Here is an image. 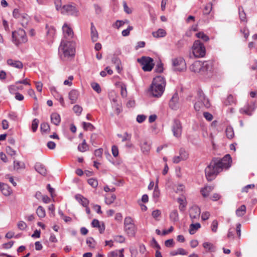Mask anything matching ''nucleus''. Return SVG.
<instances>
[{"instance_id":"obj_53","label":"nucleus","mask_w":257,"mask_h":257,"mask_svg":"<svg viewBox=\"0 0 257 257\" xmlns=\"http://www.w3.org/2000/svg\"><path fill=\"white\" fill-rule=\"evenodd\" d=\"M133 29V27L129 26L127 28L122 31L121 34L123 37L128 36L130 35V31Z\"/></svg>"},{"instance_id":"obj_29","label":"nucleus","mask_w":257,"mask_h":257,"mask_svg":"<svg viewBox=\"0 0 257 257\" xmlns=\"http://www.w3.org/2000/svg\"><path fill=\"white\" fill-rule=\"evenodd\" d=\"M203 246L204 248H205L208 251L213 252L215 250V247L214 245L209 242H205L203 243Z\"/></svg>"},{"instance_id":"obj_47","label":"nucleus","mask_w":257,"mask_h":257,"mask_svg":"<svg viewBox=\"0 0 257 257\" xmlns=\"http://www.w3.org/2000/svg\"><path fill=\"white\" fill-rule=\"evenodd\" d=\"M91 86L93 89L97 92L98 93H99L101 91V88L98 83L96 82H93L91 84Z\"/></svg>"},{"instance_id":"obj_3","label":"nucleus","mask_w":257,"mask_h":257,"mask_svg":"<svg viewBox=\"0 0 257 257\" xmlns=\"http://www.w3.org/2000/svg\"><path fill=\"white\" fill-rule=\"evenodd\" d=\"M165 86V78L161 76H156L154 78L150 87V93L154 97H160L164 91Z\"/></svg>"},{"instance_id":"obj_35","label":"nucleus","mask_w":257,"mask_h":257,"mask_svg":"<svg viewBox=\"0 0 257 257\" xmlns=\"http://www.w3.org/2000/svg\"><path fill=\"white\" fill-rule=\"evenodd\" d=\"M37 215L40 218H43L46 215L45 209L41 206H39L36 210Z\"/></svg>"},{"instance_id":"obj_32","label":"nucleus","mask_w":257,"mask_h":257,"mask_svg":"<svg viewBox=\"0 0 257 257\" xmlns=\"http://www.w3.org/2000/svg\"><path fill=\"white\" fill-rule=\"evenodd\" d=\"M245 206L244 205H242L236 210V214L238 216H242L245 214Z\"/></svg>"},{"instance_id":"obj_17","label":"nucleus","mask_w":257,"mask_h":257,"mask_svg":"<svg viewBox=\"0 0 257 257\" xmlns=\"http://www.w3.org/2000/svg\"><path fill=\"white\" fill-rule=\"evenodd\" d=\"M76 200L81 204L83 207L88 205L89 200L81 194H77L75 196Z\"/></svg>"},{"instance_id":"obj_25","label":"nucleus","mask_w":257,"mask_h":257,"mask_svg":"<svg viewBox=\"0 0 257 257\" xmlns=\"http://www.w3.org/2000/svg\"><path fill=\"white\" fill-rule=\"evenodd\" d=\"M201 227L199 223H192L189 226V232L190 234H194Z\"/></svg>"},{"instance_id":"obj_15","label":"nucleus","mask_w":257,"mask_h":257,"mask_svg":"<svg viewBox=\"0 0 257 257\" xmlns=\"http://www.w3.org/2000/svg\"><path fill=\"white\" fill-rule=\"evenodd\" d=\"M202 65V62L196 61L190 66V69L192 72L201 73Z\"/></svg>"},{"instance_id":"obj_34","label":"nucleus","mask_w":257,"mask_h":257,"mask_svg":"<svg viewBox=\"0 0 257 257\" xmlns=\"http://www.w3.org/2000/svg\"><path fill=\"white\" fill-rule=\"evenodd\" d=\"M239 16L240 20L241 22H246V14L244 11V10L242 7L238 8Z\"/></svg>"},{"instance_id":"obj_13","label":"nucleus","mask_w":257,"mask_h":257,"mask_svg":"<svg viewBox=\"0 0 257 257\" xmlns=\"http://www.w3.org/2000/svg\"><path fill=\"white\" fill-rule=\"evenodd\" d=\"M179 96L177 92L175 93L169 101L170 107L174 110H176L179 107L178 104Z\"/></svg>"},{"instance_id":"obj_33","label":"nucleus","mask_w":257,"mask_h":257,"mask_svg":"<svg viewBox=\"0 0 257 257\" xmlns=\"http://www.w3.org/2000/svg\"><path fill=\"white\" fill-rule=\"evenodd\" d=\"M212 190V188L211 186H206L201 190V194L203 197H206Z\"/></svg>"},{"instance_id":"obj_22","label":"nucleus","mask_w":257,"mask_h":257,"mask_svg":"<svg viewBox=\"0 0 257 257\" xmlns=\"http://www.w3.org/2000/svg\"><path fill=\"white\" fill-rule=\"evenodd\" d=\"M91 38L93 42H95L98 38L97 31L93 23H91Z\"/></svg>"},{"instance_id":"obj_41","label":"nucleus","mask_w":257,"mask_h":257,"mask_svg":"<svg viewBox=\"0 0 257 257\" xmlns=\"http://www.w3.org/2000/svg\"><path fill=\"white\" fill-rule=\"evenodd\" d=\"M234 103H235V100L233 96L231 94L229 95L224 101V103L225 105H231Z\"/></svg>"},{"instance_id":"obj_10","label":"nucleus","mask_w":257,"mask_h":257,"mask_svg":"<svg viewBox=\"0 0 257 257\" xmlns=\"http://www.w3.org/2000/svg\"><path fill=\"white\" fill-rule=\"evenodd\" d=\"M200 212V209L197 205H194L190 208L189 216L192 222L199 219Z\"/></svg>"},{"instance_id":"obj_2","label":"nucleus","mask_w":257,"mask_h":257,"mask_svg":"<svg viewBox=\"0 0 257 257\" xmlns=\"http://www.w3.org/2000/svg\"><path fill=\"white\" fill-rule=\"evenodd\" d=\"M75 43L72 41L62 40L59 47V53L61 58L67 60L75 55Z\"/></svg>"},{"instance_id":"obj_54","label":"nucleus","mask_w":257,"mask_h":257,"mask_svg":"<svg viewBox=\"0 0 257 257\" xmlns=\"http://www.w3.org/2000/svg\"><path fill=\"white\" fill-rule=\"evenodd\" d=\"M134 224L133 219L130 216L126 217L124 220V226Z\"/></svg>"},{"instance_id":"obj_59","label":"nucleus","mask_w":257,"mask_h":257,"mask_svg":"<svg viewBox=\"0 0 257 257\" xmlns=\"http://www.w3.org/2000/svg\"><path fill=\"white\" fill-rule=\"evenodd\" d=\"M111 151L113 156L114 157L118 156V149L116 146L113 145L111 147Z\"/></svg>"},{"instance_id":"obj_20","label":"nucleus","mask_w":257,"mask_h":257,"mask_svg":"<svg viewBox=\"0 0 257 257\" xmlns=\"http://www.w3.org/2000/svg\"><path fill=\"white\" fill-rule=\"evenodd\" d=\"M0 190L6 196L10 195L12 191L9 186L4 183H1Z\"/></svg>"},{"instance_id":"obj_28","label":"nucleus","mask_w":257,"mask_h":257,"mask_svg":"<svg viewBox=\"0 0 257 257\" xmlns=\"http://www.w3.org/2000/svg\"><path fill=\"white\" fill-rule=\"evenodd\" d=\"M158 179H157L154 190L153 193V197L155 200H157L160 196V192L158 187Z\"/></svg>"},{"instance_id":"obj_27","label":"nucleus","mask_w":257,"mask_h":257,"mask_svg":"<svg viewBox=\"0 0 257 257\" xmlns=\"http://www.w3.org/2000/svg\"><path fill=\"white\" fill-rule=\"evenodd\" d=\"M166 35L165 31L162 29H159L158 31L152 33L153 36L155 38L164 37Z\"/></svg>"},{"instance_id":"obj_16","label":"nucleus","mask_w":257,"mask_h":257,"mask_svg":"<svg viewBox=\"0 0 257 257\" xmlns=\"http://www.w3.org/2000/svg\"><path fill=\"white\" fill-rule=\"evenodd\" d=\"M36 171L43 176L47 174V170L44 165L41 163H37L35 165Z\"/></svg>"},{"instance_id":"obj_18","label":"nucleus","mask_w":257,"mask_h":257,"mask_svg":"<svg viewBox=\"0 0 257 257\" xmlns=\"http://www.w3.org/2000/svg\"><path fill=\"white\" fill-rule=\"evenodd\" d=\"M125 232L130 236H134L136 233V227L135 224L124 226Z\"/></svg>"},{"instance_id":"obj_63","label":"nucleus","mask_w":257,"mask_h":257,"mask_svg":"<svg viewBox=\"0 0 257 257\" xmlns=\"http://www.w3.org/2000/svg\"><path fill=\"white\" fill-rule=\"evenodd\" d=\"M9 117L10 119L16 121L18 119L17 114L15 112H11L9 114Z\"/></svg>"},{"instance_id":"obj_38","label":"nucleus","mask_w":257,"mask_h":257,"mask_svg":"<svg viewBox=\"0 0 257 257\" xmlns=\"http://www.w3.org/2000/svg\"><path fill=\"white\" fill-rule=\"evenodd\" d=\"M116 199V196L114 194H111L110 196L108 195L105 197V202L108 205L112 204Z\"/></svg>"},{"instance_id":"obj_56","label":"nucleus","mask_w":257,"mask_h":257,"mask_svg":"<svg viewBox=\"0 0 257 257\" xmlns=\"http://www.w3.org/2000/svg\"><path fill=\"white\" fill-rule=\"evenodd\" d=\"M22 14L20 13L19 10L15 9L13 12V16L16 19H21Z\"/></svg>"},{"instance_id":"obj_64","label":"nucleus","mask_w":257,"mask_h":257,"mask_svg":"<svg viewBox=\"0 0 257 257\" xmlns=\"http://www.w3.org/2000/svg\"><path fill=\"white\" fill-rule=\"evenodd\" d=\"M174 245V240L173 239H169L165 241V245L166 247H172Z\"/></svg>"},{"instance_id":"obj_55","label":"nucleus","mask_w":257,"mask_h":257,"mask_svg":"<svg viewBox=\"0 0 257 257\" xmlns=\"http://www.w3.org/2000/svg\"><path fill=\"white\" fill-rule=\"evenodd\" d=\"M41 130L43 132H47L50 130V126L48 123L43 122L41 124Z\"/></svg>"},{"instance_id":"obj_60","label":"nucleus","mask_w":257,"mask_h":257,"mask_svg":"<svg viewBox=\"0 0 257 257\" xmlns=\"http://www.w3.org/2000/svg\"><path fill=\"white\" fill-rule=\"evenodd\" d=\"M121 95L123 97H125L127 95L126 86L124 84L121 86Z\"/></svg>"},{"instance_id":"obj_26","label":"nucleus","mask_w":257,"mask_h":257,"mask_svg":"<svg viewBox=\"0 0 257 257\" xmlns=\"http://www.w3.org/2000/svg\"><path fill=\"white\" fill-rule=\"evenodd\" d=\"M253 110V108L249 105L244 106L243 108L240 109V112L242 113H244L248 115H251L252 111Z\"/></svg>"},{"instance_id":"obj_44","label":"nucleus","mask_w":257,"mask_h":257,"mask_svg":"<svg viewBox=\"0 0 257 257\" xmlns=\"http://www.w3.org/2000/svg\"><path fill=\"white\" fill-rule=\"evenodd\" d=\"M129 21L125 20L124 21L117 20L116 21L114 25L117 29H119L125 24H128Z\"/></svg>"},{"instance_id":"obj_39","label":"nucleus","mask_w":257,"mask_h":257,"mask_svg":"<svg viewBox=\"0 0 257 257\" xmlns=\"http://www.w3.org/2000/svg\"><path fill=\"white\" fill-rule=\"evenodd\" d=\"M179 155L180 158L182 160H186L188 158V153L186 152L184 149L181 148L179 150Z\"/></svg>"},{"instance_id":"obj_31","label":"nucleus","mask_w":257,"mask_h":257,"mask_svg":"<svg viewBox=\"0 0 257 257\" xmlns=\"http://www.w3.org/2000/svg\"><path fill=\"white\" fill-rule=\"evenodd\" d=\"M117 136L118 138L122 139L121 141L122 142H125V141L130 142L131 139V137H132L131 135L128 134L127 132L124 133L123 135H122L121 134H117Z\"/></svg>"},{"instance_id":"obj_4","label":"nucleus","mask_w":257,"mask_h":257,"mask_svg":"<svg viewBox=\"0 0 257 257\" xmlns=\"http://www.w3.org/2000/svg\"><path fill=\"white\" fill-rule=\"evenodd\" d=\"M192 54L195 58H202L205 55V47L200 40H196L194 41L192 47Z\"/></svg>"},{"instance_id":"obj_57","label":"nucleus","mask_w":257,"mask_h":257,"mask_svg":"<svg viewBox=\"0 0 257 257\" xmlns=\"http://www.w3.org/2000/svg\"><path fill=\"white\" fill-rule=\"evenodd\" d=\"M211 230L213 232H216L217 230L218 222L216 220H214L211 224Z\"/></svg>"},{"instance_id":"obj_50","label":"nucleus","mask_w":257,"mask_h":257,"mask_svg":"<svg viewBox=\"0 0 257 257\" xmlns=\"http://www.w3.org/2000/svg\"><path fill=\"white\" fill-rule=\"evenodd\" d=\"M46 29H47V35L50 37H53L55 33V30L54 27H51L49 28L47 26Z\"/></svg>"},{"instance_id":"obj_61","label":"nucleus","mask_w":257,"mask_h":257,"mask_svg":"<svg viewBox=\"0 0 257 257\" xmlns=\"http://www.w3.org/2000/svg\"><path fill=\"white\" fill-rule=\"evenodd\" d=\"M6 152L11 156H14L16 154V151L14 150L11 147L9 146L6 147Z\"/></svg>"},{"instance_id":"obj_43","label":"nucleus","mask_w":257,"mask_h":257,"mask_svg":"<svg viewBox=\"0 0 257 257\" xmlns=\"http://www.w3.org/2000/svg\"><path fill=\"white\" fill-rule=\"evenodd\" d=\"M196 36L199 39H201L205 42H207L209 40L208 36H207L204 33L201 32L197 33L196 34Z\"/></svg>"},{"instance_id":"obj_30","label":"nucleus","mask_w":257,"mask_h":257,"mask_svg":"<svg viewBox=\"0 0 257 257\" xmlns=\"http://www.w3.org/2000/svg\"><path fill=\"white\" fill-rule=\"evenodd\" d=\"M170 218L171 221L174 222L179 220V215L176 210H174L170 213Z\"/></svg>"},{"instance_id":"obj_42","label":"nucleus","mask_w":257,"mask_h":257,"mask_svg":"<svg viewBox=\"0 0 257 257\" xmlns=\"http://www.w3.org/2000/svg\"><path fill=\"white\" fill-rule=\"evenodd\" d=\"M226 135L228 139H232L234 136V131L230 126H228L226 128Z\"/></svg>"},{"instance_id":"obj_14","label":"nucleus","mask_w":257,"mask_h":257,"mask_svg":"<svg viewBox=\"0 0 257 257\" xmlns=\"http://www.w3.org/2000/svg\"><path fill=\"white\" fill-rule=\"evenodd\" d=\"M63 34L65 38L70 39L73 37V32L72 29L67 24H64L62 27Z\"/></svg>"},{"instance_id":"obj_52","label":"nucleus","mask_w":257,"mask_h":257,"mask_svg":"<svg viewBox=\"0 0 257 257\" xmlns=\"http://www.w3.org/2000/svg\"><path fill=\"white\" fill-rule=\"evenodd\" d=\"M178 202L179 203V209L180 211H183L186 206V204L184 202V199L181 198H179L177 199Z\"/></svg>"},{"instance_id":"obj_37","label":"nucleus","mask_w":257,"mask_h":257,"mask_svg":"<svg viewBox=\"0 0 257 257\" xmlns=\"http://www.w3.org/2000/svg\"><path fill=\"white\" fill-rule=\"evenodd\" d=\"M88 149V146L87 145L86 141L84 140L82 144H79L78 147V149L80 152H84Z\"/></svg>"},{"instance_id":"obj_46","label":"nucleus","mask_w":257,"mask_h":257,"mask_svg":"<svg viewBox=\"0 0 257 257\" xmlns=\"http://www.w3.org/2000/svg\"><path fill=\"white\" fill-rule=\"evenodd\" d=\"M87 182L93 188H96L98 186L97 180L94 178H90L87 180Z\"/></svg>"},{"instance_id":"obj_48","label":"nucleus","mask_w":257,"mask_h":257,"mask_svg":"<svg viewBox=\"0 0 257 257\" xmlns=\"http://www.w3.org/2000/svg\"><path fill=\"white\" fill-rule=\"evenodd\" d=\"M73 110L77 115H80L83 109L80 105H75L73 106Z\"/></svg>"},{"instance_id":"obj_6","label":"nucleus","mask_w":257,"mask_h":257,"mask_svg":"<svg viewBox=\"0 0 257 257\" xmlns=\"http://www.w3.org/2000/svg\"><path fill=\"white\" fill-rule=\"evenodd\" d=\"M138 62L142 66V69L145 71H150L153 68V59L149 57L143 56L138 59Z\"/></svg>"},{"instance_id":"obj_21","label":"nucleus","mask_w":257,"mask_h":257,"mask_svg":"<svg viewBox=\"0 0 257 257\" xmlns=\"http://www.w3.org/2000/svg\"><path fill=\"white\" fill-rule=\"evenodd\" d=\"M7 64L13 67L22 69L23 67V64L20 61H14L11 59L7 60Z\"/></svg>"},{"instance_id":"obj_1","label":"nucleus","mask_w":257,"mask_h":257,"mask_svg":"<svg viewBox=\"0 0 257 257\" xmlns=\"http://www.w3.org/2000/svg\"><path fill=\"white\" fill-rule=\"evenodd\" d=\"M232 162L230 155L227 154L221 159L214 158L205 170V175L208 181H211L223 169H228Z\"/></svg>"},{"instance_id":"obj_49","label":"nucleus","mask_w":257,"mask_h":257,"mask_svg":"<svg viewBox=\"0 0 257 257\" xmlns=\"http://www.w3.org/2000/svg\"><path fill=\"white\" fill-rule=\"evenodd\" d=\"M39 123V121L37 118H35L33 120L32 124V130L33 132H35L37 131Z\"/></svg>"},{"instance_id":"obj_12","label":"nucleus","mask_w":257,"mask_h":257,"mask_svg":"<svg viewBox=\"0 0 257 257\" xmlns=\"http://www.w3.org/2000/svg\"><path fill=\"white\" fill-rule=\"evenodd\" d=\"M198 99L200 101V103L202 106H204L206 108H208L210 107V104L209 103V100L206 98L203 94V92L201 90H199L198 91Z\"/></svg>"},{"instance_id":"obj_11","label":"nucleus","mask_w":257,"mask_h":257,"mask_svg":"<svg viewBox=\"0 0 257 257\" xmlns=\"http://www.w3.org/2000/svg\"><path fill=\"white\" fill-rule=\"evenodd\" d=\"M202 68L201 73L203 75H208L213 72V63L211 61H204L202 62Z\"/></svg>"},{"instance_id":"obj_7","label":"nucleus","mask_w":257,"mask_h":257,"mask_svg":"<svg viewBox=\"0 0 257 257\" xmlns=\"http://www.w3.org/2000/svg\"><path fill=\"white\" fill-rule=\"evenodd\" d=\"M172 69L176 71H182L186 69V63L182 57L172 59Z\"/></svg>"},{"instance_id":"obj_62","label":"nucleus","mask_w":257,"mask_h":257,"mask_svg":"<svg viewBox=\"0 0 257 257\" xmlns=\"http://www.w3.org/2000/svg\"><path fill=\"white\" fill-rule=\"evenodd\" d=\"M73 80V76L71 75L68 77V80H65L64 81V84L65 85L71 86L72 85V81Z\"/></svg>"},{"instance_id":"obj_58","label":"nucleus","mask_w":257,"mask_h":257,"mask_svg":"<svg viewBox=\"0 0 257 257\" xmlns=\"http://www.w3.org/2000/svg\"><path fill=\"white\" fill-rule=\"evenodd\" d=\"M17 226L20 230H24L27 226L26 223L23 221H20L18 223Z\"/></svg>"},{"instance_id":"obj_9","label":"nucleus","mask_w":257,"mask_h":257,"mask_svg":"<svg viewBox=\"0 0 257 257\" xmlns=\"http://www.w3.org/2000/svg\"><path fill=\"white\" fill-rule=\"evenodd\" d=\"M172 131L174 137L177 138L181 137L182 132V126L181 121L179 119H174L172 125Z\"/></svg>"},{"instance_id":"obj_19","label":"nucleus","mask_w":257,"mask_h":257,"mask_svg":"<svg viewBox=\"0 0 257 257\" xmlns=\"http://www.w3.org/2000/svg\"><path fill=\"white\" fill-rule=\"evenodd\" d=\"M79 96V92L77 90L73 89L69 93V98L71 101V103L73 104L75 103Z\"/></svg>"},{"instance_id":"obj_40","label":"nucleus","mask_w":257,"mask_h":257,"mask_svg":"<svg viewBox=\"0 0 257 257\" xmlns=\"http://www.w3.org/2000/svg\"><path fill=\"white\" fill-rule=\"evenodd\" d=\"M150 145L147 142H144L141 146V149L144 153H148L150 151Z\"/></svg>"},{"instance_id":"obj_45","label":"nucleus","mask_w":257,"mask_h":257,"mask_svg":"<svg viewBox=\"0 0 257 257\" xmlns=\"http://www.w3.org/2000/svg\"><path fill=\"white\" fill-rule=\"evenodd\" d=\"M212 10V4L211 3L208 4L205 7L203 11V15H208Z\"/></svg>"},{"instance_id":"obj_36","label":"nucleus","mask_w":257,"mask_h":257,"mask_svg":"<svg viewBox=\"0 0 257 257\" xmlns=\"http://www.w3.org/2000/svg\"><path fill=\"white\" fill-rule=\"evenodd\" d=\"M111 61L112 63L115 65L116 69L119 70L120 69V66L121 64L120 59L117 57L114 56L111 59Z\"/></svg>"},{"instance_id":"obj_51","label":"nucleus","mask_w":257,"mask_h":257,"mask_svg":"<svg viewBox=\"0 0 257 257\" xmlns=\"http://www.w3.org/2000/svg\"><path fill=\"white\" fill-rule=\"evenodd\" d=\"M82 124L83 128L86 131L88 130L92 131L94 128V126L91 123L83 122Z\"/></svg>"},{"instance_id":"obj_23","label":"nucleus","mask_w":257,"mask_h":257,"mask_svg":"<svg viewBox=\"0 0 257 257\" xmlns=\"http://www.w3.org/2000/svg\"><path fill=\"white\" fill-rule=\"evenodd\" d=\"M30 21V17L26 14H22L20 19L21 24L23 27L26 28Z\"/></svg>"},{"instance_id":"obj_24","label":"nucleus","mask_w":257,"mask_h":257,"mask_svg":"<svg viewBox=\"0 0 257 257\" xmlns=\"http://www.w3.org/2000/svg\"><path fill=\"white\" fill-rule=\"evenodd\" d=\"M51 120L52 123L56 125H58L61 121L60 115L57 113H53L51 115Z\"/></svg>"},{"instance_id":"obj_8","label":"nucleus","mask_w":257,"mask_h":257,"mask_svg":"<svg viewBox=\"0 0 257 257\" xmlns=\"http://www.w3.org/2000/svg\"><path fill=\"white\" fill-rule=\"evenodd\" d=\"M61 13L76 17L78 16L79 14L76 5L73 4L63 6L61 9Z\"/></svg>"},{"instance_id":"obj_5","label":"nucleus","mask_w":257,"mask_h":257,"mask_svg":"<svg viewBox=\"0 0 257 257\" xmlns=\"http://www.w3.org/2000/svg\"><path fill=\"white\" fill-rule=\"evenodd\" d=\"M13 42L16 45L21 43H26L27 41L26 33L22 29H19L12 33Z\"/></svg>"}]
</instances>
